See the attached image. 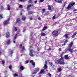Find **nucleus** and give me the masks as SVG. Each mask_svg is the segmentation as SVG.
Listing matches in <instances>:
<instances>
[{
  "label": "nucleus",
  "mask_w": 77,
  "mask_h": 77,
  "mask_svg": "<svg viewBox=\"0 0 77 77\" xmlns=\"http://www.w3.org/2000/svg\"><path fill=\"white\" fill-rule=\"evenodd\" d=\"M49 63L51 66H54V65L53 64V63L52 62H50Z\"/></svg>",
  "instance_id": "obj_13"
},
{
  "label": "nucleus",
  "mask_w": 77,
  "mask_h": 77,
  "mask_svg": "<svg viewBox=\"0 0 77 77\" xmlns=\"http://www.w3.org/2000/svg\"><path fill=\"white\" fill-rule=\"evenodd\" d=\"M10 52L11 57H12V54H13V53H14V51H11Z\"/></svg>",
  "instance_id": "obj_12"
},
{
  "label": "nucleus",
  "mask_w": 77,
  "mask_h": 77,
  "mask_svg": "<svg viewBox=\"0 0 77 77\" xmlns=\"http://www.w3.org/2000/svg\"><path fill=\"white\" fill-rule=\"evenodd\" d=\"M0 18H3V16L2 14H0Z\"/></svg>",
  "instance_id": "obj_41"
},
{
  "label": "nucleus",
  "mask_w": 77,
  "mask_h": 77,
  "mask_svg": "<svg viewBox=\"0 0 77 77\" xmlns=\"http://www.w3.org/2000/svg\"><path fill=\"white\" fill-rule=\"evenodd\" d=\"M32 5H28V6H27V9H28V10H30V8H29Z\"/></svg>",
  "instance_id": "obj_9"
},
{
  "label": "nucleus",
  "mask_w": 77,
  "mask_h": 77,
  "mask_svg": "<svg viewBox=\"0 0 77 77\" xmlns=\"http://www.w3.org/2000/svg\"><path fill=\"white\" fill-rule=\"evenodd\" d=\"M48 50L49 51H50V50H51V48H49Z\"/></svg>",
  "instance_id": "obj_52"
},
{
  "label": "nucleus",
  "mask_w": 77,
  "mask_h": 77,
  "mask_svg": "<svg viewBox=\"0 0 77 77\" xmlns=\"http://www.w3.org/2000/svg\"><path fill=\"white\" fill-rule=\"evenodd\" d=\"M1 7V9H3V6L2 5H1L0 6Z\"/></svg>",
  "instance_id": "obj_37"
},
{
  "label": "nucleus",
  "mask_w": 77,
  "mask_h": 77,
  "mask_svg": "<svg viewBox=\"0 0 77 77\" xmlns=\"http://www.w3.org/2000/svg\"><path fill=\"white\" fill-rule=\"evenodd\" d=\"M47 61H45V65H47Z\"/></svg>",
  "instance_id": "obj_51"
},
{
  "label": "nucleus",
  "mask_w": 77,
  "mask_h": 77,
  "mask_svg": "<svg viewBox=\"0 0 77 77\" xmlns=\"http://www.w3.org/2000/svg\"><path fill=\"white\" fill-rule=\"evenodd\" d=\"M6 38H9V32H7L6 34Z\"/></svg>",
  "instance_id": "obj_8"
},
{
  "label": "nucleus",
  "mask_w": 77,
  "mask_h": 77,
  "mask_svg": "<svg viewBox=\"0 0 77 77\" xmlns=\"http://www.w3.org/2000/svg\"><path fill=\"white\" fill-rule=\"evenodd\" d=\"M20 18H18L16 22L17 23H18V21H20Z\"/></svg>",
  "instance_id": "obj_29"
},
{
  "label": "nucleus",
  "mask_w": 77,
  "mask_h": 77,
  "mask_svg": "<svg viewBox=\"0 0 77 77\" xmlns=\"http://www.w3.org/2000/svg\"><path fill=\"white\" fill-rule=\"evenodd\" d=\"M39 68H35V71L34 72L32 73V74H36L37 72H38L39 71Z\"/></svg>",
  "instance_id": "obj_7"
},
{
  "label": "nucleus",
  "mask_w": 77,
  "mask_h": 77,
  "mask_svg": "<svg viewBox=\"0 0 77 77\" xmlns=\"http://www.w3.org/2000/svg\"><path fill=\"white\" fill-rule=\"evenodd\" d=\"M66 45V44L64 43L63 45H60L59 44V45H60L61 46V47H62V46H63V45Z\"/></svg>",
  "instance_id": "obj_40"
},
{
  "label": "nucleus",
  "mask_w": 77,
  "mask_h": 77,
  "mask_svg": "<svg viewBox=\"0 0 77 77\" xmlns=\"http://www.w3.org/2000/svg\"><path fill=\"white\" fill-rule=\"evenodd\" d=\"M9 20H10V19H8L7 20H5L3 23L4 25H6L8 23V21Z\"/></svg>",
  "instance_id": "obj_6"
},
{
  "label": "nucleus",
  "mask_w": 77,
  "mask_h": 77,
  "mask_svg": "<svg viewBox=\"0 0 77 77\" xmlns=\"http://www.w3.org/2000/svg\"><path fill=\"white\" fill-rule=\"evenodd\" d=\"M35 33H32L31 34V35H30L31 37H30V38L31 39V41L32 42H33V43H34V42H35V40L33 39V37L32 36H35Z\"/></svg>",
  "instance_id": "obj_3"
},
{
  "label": "nucleus",
  "mask_w": 77,
  "mask_h": 77,
  "mask_svg": "<svg viewBox=\"0 0 77 77\" xmlns=\"http://www.w3.org/2000/svg\"><path fill=\"white\" fill-rule=\"evenodd\" d=\"M29 63V61L27 60L25 61V63L26 64H27V63Z\"/></svg>",
  "instance_id": "obj_39"
},
{
  "label": "nucleus",
  "mask_w": 77,
  "mask_h": 77,
  "mask_svg": "<svg viewBox=\"0 0 77 77\" xmlns=\"http://www.w3.org/2000/svg\"><path fill=\"white\" fill-rule=\"evenodd\" d=\"M33 52H34V51H33V50L32 49L30 50V51L29 53H33Z\"/></svg>",
  "instance_id": "obj_26"
},
{
  "label": "nucleus",
  "mask_w": 77,
  "mask_h": 77,
  "mask_svg": "<svg viewBox=\"0 0 77 77\" xmlns=\"http://www.w3.org/2000/svg\"><path fill=\"white\" fill-rule=\"evenodd\" d=\"M73 44V42H71L67 48L65 50V51H67V50H68L69 51H70V52H71V53H73V50L71 48L72 47V46Z\"/></svg>",
  "instance_id": "obj_2"
},
{
  "label": "nucleus",
  "mask_w": 77,
  "mask_h": 77,
  "mask_svg": "<svg viewBox=\"0 0 77 77\" xmlns=\"http://www.w3.org/2000/svg\"><path fill=\"white\" fill-rule=\"evenodd\" d=\"M22 20L23 21H24L26 20V17L24 16H22Z\"/></svg>",
  "instance_id": "obj_14"
},
{
  "label": "nucleus",
  "mask_w": 77,
  "mask_h": 77,
  "mask_svg": "<svg viewBox=\"0 0 77 77\" xmlns=\"http://www.w3.org/2000/svg\"><path fill=\"white\" fill-rule=\"evenodd\" d=\"M48 10H49L50 11H51V7L49 5L48 6Z\"/></svg>",
  "instance_id": "obj_22"
},
{
  "label": "nucleus",
  "mask_w": 77,
  "mask_h": 77,
  "mask_svg": "<svg viewBox=\"0 0 77 77\" xmlns=\"http://www.w3.org/2000/svg\"><path fill=\"white\" fill-rule=\"evenodd\" d=\"M71 37L72 38H74L75 36L74 35H73L71 36Z\"/></svg>",
  "instance_id": "obj_49"
},
{
  "label": "nucleus",
  "mask_w": 77,
  "mask_h": 77,
  "mask_svg": "<svg viewBox=\"0 0 77 77\" xmlns=\"http://www.w3.org/2000/svg\"><path fill=\"white\" fill-rule=\"evenodd\" d=\"M20 2H24L26 1V0H20Z\"/></svg>",
  "instance_id": "obj_35"
},
{
  "label": "nucleus",
  "mask_w": 77,
  "mask_h": 77,
  "mask_svg": "<svg viewBox=\"0 0 77 77\" xmlns=\"http://www.w3.org/2000/svg\"><path fill=\"white\" fill-rule=\"evenodd\" d=\"M5 61L4 60H3L2 62V64H3V65H4V64H5Z\"/></svg>",
  "instance_id": "obj_38"
},
{
  "label": "nucleus",
  "mask_w": 77,
  "mask_h": 77,
  "mask_svg": "<svg viewBox=\"0 0 77 77\" xmlns=\"http://www.w3.org/2000/svg\"><path fill=\"white\" fill-rule=\"evenodd\" d=\"M45 11H43L42 12V14H44L45 13Z\"/></svg>",
  "instance_id": "obj_63"
},
{
  "label": "nucleus",
  "mask_w": 77,
  "mask_h": 77,
  "mask_svg": "<svg viewBox=\"0 0 77 77\" xmlns=\"http://www.w3.org/2000/svg\"><path fill=\"white\" fill-rule=\"evenodd\" d=\"M41 36H45L46 35V34L44 33H41Z\"/></svg>",
  "instance_id": "obj_20"
},
{
  "label": "nucleus",
  "mask_w": 77,
  "mask_h": 77,
  "mask_svg": "<svg viewBox=\"0 0 77 77\" xmlns=\"http://www.w3.org/2000/svg\"><path fill=\"white\" fill-rule=\"evenodd\" d=\"M52 34L54 35V36H57L59 35V33H58V31L54 30L52 32Z\"/></svg>",
  "instance_id": "obj_5"
},
{
  "label": "nucleus",
  "mask_w": 77,
  "mask_h": 77,
  "mask_svg": "<svg viewBox=\"0 0 77 77\" xmlns=\"http://www.w3.org/2000/svg\"><path fill=\"white\" fill-rule=\"evenodd\" d=\"M77 51V50H75L73 51H74V52H75V51Z\"/></svg>",
  "instance_id": "obj_64"
},
{
  "label": "nucleus",
  "mask_w": 77,
  "mask_h": 77,
  "mask_svg": "<svg viewBox=\"0 0 77 77\" xmlns=\"http://www.w3.org/2000/svg\"><path fill=\"white\" fill-rule=\"evenodd\" d=\"M29 54L30 56H31V57L32 56V57H33V54H32V53H29Z\"/></svg>",
  "instance_id": "obj_25"
},
{
  "label": "nucleus",
  "mask_w": 77,
  "mask_h": 77,
  "mask_svg": "<svg viewBox=\"0 0 77 77\" xmlns=\"http://www.w3.org/2000/svg\"><path fill=\"white\" fill-rule=\"evenodd\" d=\"M33 60H31L30 61V63H33Z\"/></svg>",
  "instance_id": "obj_55"
},
{
  "label": "nucleus",
  "mask_w": 77,
  "mask_h": 77,
  "mask_svg": "<svg viewBox=\"0 0 77 77\" xmlns=\"http://www.w3.org/2000/svg\"><path fill=\"white\" fill-rule=\"evenodd\" d=\"M40 2H44V0H40Z\"/></svg>",
  "instance_id": "obj_53"
},
{
  "label": "nucleus",
  "mask_w": 77,
  "mask_h": 77,
  "mask_svg": "<svg viewBox=\"0 0 77 77\" xmlns=\"http://www.w3.org/2000/svg\"><path fill=\"white\" fill-rule=\"evenodd\" d=\"M14 30H15V31H17V28L16 27H15L14 28Z\"/></svg>",
  "instance_id": "obj_50"
},
{
  "label": "nucleus",
  "mask_w": 77,
  "mask_h": 77,
  "mask_svg": "<svg viewBox=\"0 0 77 77\" xmlns=\"http://www.w3.org/2000/svg\"><path fill=\"white\" fill-rule=\"evenodd\" d=\"M45 11H46V9L45 8H43L42 10V11L44 12H45Z\"/></svg>",
  "instance_id": "obj_33"
},
{
  "label": "nucleus",
  "mask_w": 77,
  "mask_h": 77,
  "mask_svg": "<svg viewBox=\"0 0 77 77\" xmlns=\"http://www.w3.org/2000/svg\"><path fill=\"white\" fill-rule=\"evenodd\" d=\"M62 71V69L61 68H60L58 69V72H61Z\"/></svg>",
  "instance_id": "obj_21"
},
{
  "label": "nucleus",
  "mask_w": 77,
  "mask_h": 77,
  "mask_svg": "<svg viewBox=\"0 0 77 77\" xmlns=\"http://www.w3.org/2000/svg\"><path fill=\"white\" fill-rule=\"evenodd\" d=\"M59 51H61V48L59 49Z\"/></svg>",
  "instance_id": "obj_62"
},
{
  "label": "nucleus",
  "mask_w": 77,
  "mask_h": 77,
  "mask_svg": "<svg viewBox=\"0 0 77 77\" xmlns=\"http://www.w3.org/2000/svg\"><path fill=\"white\" fill-rule=\"evenodd\" d=\"M68 55H65L64 57L66 59H69V57H68Z\"/></svg>",
  "instance_id": "obj_16"
},
{
  "label": "nucleus",
  "mask_w": 77,
  "mask_h": 77,
  "mask_svg": "<svg viewBox=\"0 0 77 77\" xmlns=\"http://www.w3.org/2000/svg\"><path fill=\"white\" fill-rule=\"evenodd\" d=\"M30 20H33V18H30Z\"/></svg>",
  "instance_id": "obj_59"
},
{
  "label": "nucleus",
  "mask_w": 77,
  "mask_h": 77,
  "mask_svg": "<svg viewBox=\"0 0 77 77\" xmlns=\"http://www.w3.org/2000/svg\"><path fill=\"white\" fill-rule=\"evenodd\" d=\"M34 3H35V4H36V3H37V0H36L35 1Z\"/></svg>",
  "instance_id": "obj_56"
},
{
  "label": "nucleus",
  "mask_w": 77,
  "mask_h": 77,
  "mask_svg": "<svg viewBox=\"0 0 77 77\" xmlns=\"http://www.w3.org/2000/svg\"><path fill=\"white\" fill-rule=\"evenodd\" d=\"M26 31V29L23 30V32H24Z\"/></svg>",
  "instance_id": "obj_60"
},
{
  "label": "nucleus",
  "mask_w": 77,
  "mask_h": 77,
  "mask_svg": "<svg viewBox=\"0 0 77 77\" xmlns=\"http://www.w3.org/2000/svg\"><path fill=\"white\" fill-rule=\"evenodd\" d=\"M13 43H14V44H15V41L14 40L13 41Z\"/></svg>",
  "instance_id": "obj_61"
},
{
  "label": "nucleus",
  "mask_w": 77,
  "mask_h": 77,
  "mask_svg": "<svg viewBox=\"0 0 77 77\" xmlns=\"http://www.w3.org/2000/svg\"><path fill=\"white\" fill-rule=\"evenodd\" d=\"M32 65L33 66H35V63L33 62L32 63Z\"/></svg>",
  "instance_id": "obj_42"
},
{
  "label": "nucleus",
  "mask_w": 77,
  "mask_h": 77,
  "mask_svg": "<svg viewBox=\"0 0 77 77\" xmlns=\"http://www.w3.org/2000/svg\"><path fill=\"white\" fill-rule=\"evenodd\" d=\"M45 69H47V65H45Z\"/></svg>",
  "instance_id": "obj_34"
},
{
  "label": "nucleus",
  "mask_w": 77,
  "mask_h": 77,
  "mask_svg": "<svg viewBox=\"0 0 77 77\" xmlns=\"http://www.w3.org/2000/svg\"><path fill=\"white\" fill-rule=\"evenodd\" d=\"M22 50L24 51L25 50V48H24V46H23L22 48Z\"/></svg>",
  "instance_id": "obj_30"
},
{
  "label": "nucleus",
  "mask_w": 77,
  "mask_h": 77,
  "mask_svg": "<svg viewBox=\"0 0 77 77\" xmlns=\"http://www.w3.org/2000/svg\"><path fill=\"white\" fill-rule=\"evenodd\" d=\"M7 8V10H8V11H10V9H11V8H10V5H8Z\"/></svg>",
  "instance_id": "obj_17"
},
{
  "label": "nucleus",
  "mask_w": 77,
  "mask_h": 77,
  "mask_svg": "<svg viewBox=\"0 0 77 77\" xmlns=\"http://www.w3.org/2000/svg\"><path fill=\"white\" fill-rule=\"evenodd\" d=\"M17 34H16L14 37V40H15V39H16V38H17Z\"/></svg>",
  "instance_id": "obj_27"
},
{
  "label": "nucleus",
  "mask_w": 77,
  "mask_h": 77,
  "mask_svg": "<svg viewBox=\"0 0 77 77\" xmlns=\"http://www.w3.org/2000/svg\"><path fill=\"white\" fill-rule=\"evenodd\" d=\"M64 54V53L63 52L61 54V58L60 59L57 60H56V62H57L60 64V65H64L65 64V62H64V61H61V60H63V57L62 56Z\"/></svg>",
  "instance_id": "obj_1"
},
{
  "label": "nucleus",
  "mask_w": 77,
  "mask_h": 77,
  "mask_svg": "<svg viewBox=\"0 0 77 77\" xmlns=\"http://www.w3.org/2000/svg\"><path fill=\"white\" fill-rule=\"evenodd\" d=\"M54 15L55 16L56 18H59V14H55Z\"/></svg>",
  "instance_id": "obj_19"
},
{
  "label": "nucleus",
  "mask_w": 77,
  "mask_h": 77,
  "mask_svg": "<svg viewBox=\"0 0 77 77\" xmlns=\"http://www.w3.org/2000/svg\"><path fill=\"white\" fill-rule=\"evenodd\" d=\"M19 8H23V5H19Z\"/></svg>",
  "instance_id": "obj_28"
},
{
  "label": "nucleus",
  "mask_w": 77,
  "mask_h": 77,
  "mask_svg": "<svg viewBox=\"0 0 77 77\" xmlns=\"http://www.w3.org/2000/svg\"><path fill=\"white\" fill-rule=\"evenodd\" d=\"M44 72V69L41 70L40 72H39V74H42Z\"/></svg>",
  "instance_id": "obj_15"
},
{
  "label": "nucleus",
  "mask_w": 77,
  "mask_h": 77,
  "mask_svg": "<svg viewBox=\"0 0 77 77\" xmlns=\"http://www.w3.org/2000/svg\"><path fill=\"white\" fill-rule=\"evenodd\" d=\"M75 5V2H71L67 8V9H69V8H71V7H72V6H74Z\"/></svg>",
  "instance_id": "obj_4"
},
{
  "label": "nucleus",
  "mask_w": 77,
  "mask_h": 77,
  "mask_svg": "<svg viewBox=\"0 0 77 77\" xmlns=\"http://www.w3.org/2000/svg\"><path fill=\"white\" fill-rule=\"evenodd\" d=\"M69 77H72V75H69Z\"/></svg>",
  "instance_id": "obj_57"
},
{
  "label": "nucleus",
  "mask_w": 77,
  "mask_h": 77,
  "mask_svg": "<svg viewBox=\"0 0 77 77\" xmlns=\"http://www.w3.org/2000/svg\"><path fill=\"white\" fill-rule=\"evenodd\" d=\"M76 34H77V32H74L73 34V35L75 36V35H76Z\"/></svg>",
  "instance_id": "obj_43"
},
{
  "label": "nucleus",
  "mask_w": 77,
  "mask_h": 77,
  "mask_svg": "<svg viewBox=\"0 0 77 77\" xmlns=\"http://www.w3.org/2000/svg\"><path fill=\"white\" fill-rule=\"evenodd\" d=\"M29 3H32V0H29Z\"/></svg>",
  "instance_id": "obj_44"
},
{
  "label": "nucleus",
  "mask_w": 77,
  "mask_h": 77,
  "mask_svg": "<svg viewBox=\"0 0 77 77\" xmlns=\"http://www.w3.org/2000/svg\"><path fill=\"white\" fill-rule=\"evenodd\" d=\"M22 47V44H21L20 46V48H21Z\"/></svg>",
  "instance_id": "obj_54"
},
{
  "label": "nucleus",
  "mask_w": 77,
  "mask_h": 77,
  "mask_svg": "<svg viewBox=\"0 0 77 77\" xmlns=\"http://www.w3.org/2000/svg\"><path fill=\"white\" fill-rule=\"evenodd\" d=\"M38 20H41V18L39 17V18H38Z\"/></svg>",
  "instance_id": "obj_58"
},
{
  "label": "nucleus",
  "mask_w": 77,
  "mask_h": 77,
  "mask_svg": "<svg viewBox=\"0 0 77 77\" xmlns=\"http://www.w3.org/2000/svg\"><path fill=\"white\" fill-rule=\"evenodd\" d=\"M10 43V40H8L7 42V44H9Z\"/></svg>",
  "instance_id": "obj_31"
},
{
  "label": "nucleus",
  "mask_w": 77,
  "mask_h": 77,
  "mask_svg": "<svg viewBox=\"0 0 77 77\" xmlns=\"http://www.w3.org/2000/svg\"><path fill=\"white\" fill-rule=\"evenodd\" d=\"M56 18L55 16V15H54V16H53L52 19L53 20H54V19H56Z\"/></svg>",
  "instance_id": "obj_32"
},
{
  "label": "nucleus",
  "mask_w": 77,
  "mask_h": 77,
  "mask_svg": "<svg viewBox=\"0 0 77 77\" xmlns=\"http://www.w3.org/2000/svg\"><path fill=\"white\" fill-rule=\"evenodd\" d=\"M68 41V40H66L65 42V43H66Z\"/></svg>",
  "instance_id": "obj_47"
},
{
  "label": "nucleus",
  "mask_w": 77,
  "mask_h": 77,
  "mask_svg": "<svg viewBox=\"0 0 77 77\" xmlns=\"http://www.w3.org/2000/svg\"><path fill=\"white\" fill-rule=\"evenodd\" d=\"M9 68L10 69H11L12 68V66H9Z\"/></svg>",
  "instance_id": "obj_46"
},
{
  "label": "nucleus",
  "mask_w": 77,
  "mask_h": 77,
  "mask_svg": "<svg viewBox=\"0 0 77 77\" xmlns=\"http://www.w3.org/2000/svg\"><path fill=\"white\" fill-rule=\"evenodd\" d=\"M20 68L21 70H23L24 69V67L23 66H20Z\"/></svg>",
  "instance_id": "obj_23"
},
{
  "label": "nucleus",
  "mask_w": 77,
  "mask_h": 77,
  "mask_svg": "<svg viewBox=\"0 0 77 77\" xmlns=\"http://www.w3.org/2000/svg\"><path fill=\"white\" fill-rule=\"evenodd\" d=\"M55 1L57 3H62V1H59V0H55Z\"/></svg>",
  "instance_id": "obj_10"
},
{
  "label": "nucleus",
  "mask_w": 77,
  "mask_h": 77,
  "mask_svg": "<svg viewBox=\"0 0 77 77\" xmlns=\"http://www.w3.org/2000/svg\"><path fill=\"white\" fill-rule=\"evenodd\" d=\"M13 75L14 77H17V76H18V75L17 73H15L13 74Z\"/></svg>",
  "instance_id": "obj_24"
},
{
  "label": "nucleus",
  "mask_w": 77,
  "mask_h": 77,
  "mask_svg": "<svg viewBox=\"0 0 77 77\" xmlns=\"http://www.w3.org/2000/svg\"><path fill=\"white\" fill-rule=\"evenodd\" d=\"M48 74L50 77H51V75L50 73H49Z\"/></svg>",
  "instance_id": "obj_45"
},
{
  "label": "nucleus",
  "mask_w": 77,
  "mask_h": 77,
  "mask_svg": "<svg viewBox=\"0 0 77 77\" xmlns=\"http://www.w3.org/2000/svg\"><path fill=\"white\" fill-rule=\"evenodd\" d=\"M44 15L45 16H46L47 15H48V13H45L44 14Z\"/></svg>",
  "instance_id": "obj_48"
},
{
  "label": "nucleus",
  "mask_w": 77,
  "mask_h": 77,
  "mask_svg": "<svg viewBox=\"0 0 77 77\" xmlns=\"http://www.w3.org/2000/svg\"><path fill=\"white\" fill-rule=\"evenodd\" d=\"M48 28V27H47V26H44L43 29H42V31H44V30H45L46 29H47Z\"/></svg>",
  "instance_id": "obj_11"
},
{
  "label": "nucleus",
  "mask_w": 77,
  "mask_h": 77,
  "mask_svg": "<svg viewBox=\"0 0 77 77\" xmlns=\"http://www.w3.org/2000/svg\"><path fill=\"white\" fill-rule=\"evenodd\" d=\"M32 14V12L30 11L28 12V14L29 15H30L31 14Z\"/></svg>",
  "instance_id": "obj_36"
},
{
  "label": "nucleus",
  "mask_w": 77,
  "mask_h": 77,
  "mask_svg": "<svg viewBox=\"0 0 77 77\" xmlns=\"http://www.w3.org/2000/svg\"><path fill=\"white\" fill-rule=\"evenodd\" d=\"M64 37H65L66 38H68V34H66L63 36Z\"/></svg>",
  "instance_id": "obj_18"
}]
</instances>
